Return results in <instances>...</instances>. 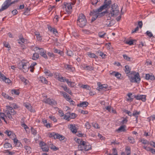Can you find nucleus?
I'll use <instances>...</instances> for the list:
<instances>
[{"label":"nucleus","mask_w":155,"mask_h":155,"mask_svg":"<svg viewBox=\"0 0 155 155\" xmlns=\"http://www.w3.org/2000/svg\"><path fill=\"white\" fill-rule=\"evenodd\" d=\"M131 68L129 65H126L125 66L124 71L129 78L130 81L139 83L140 81L139 74L138 73H136L135 71L131 72Z\"/></svg>","instance_id":"nucleus-1"},{"label":"nucleus","mask_w":155,"mask_h":155,"mask_svg":"<svg viewBox=\"0 0 155 155\" xmlns=\"http://www.w3.org/2000/svg\"><path fill=\"white\" fill-rule=\"evenodd\" d=\"M119 13V10L117 5L115 3L111 5L110 12L108 15L109 19H108L107 20L110 19L111 17H114V15L117 16Z\"/></svg>","instance_id":"nucleus-2"},{"label":"nucleus","mask_w":155,"mask_h":155,"mask_svg":"<svg viewBox=\"0 0 155 155\" xmlns=\"http://www.w3.org/2000/svg\"><path fill=\"white\" fill-rule=\"evenodd\" d=\"M87 20L85 16L82 13L79 14L77 20V25L81 28H83L87 24Z\"/></svg>","instance_id":"nucleus-3"},{"label":"nucleus","mask_w":155,"mask_h":155,"mask_svg":"<svg viewBox=\"0 0 155 155\" xmlns=\"http://www.w3.org/2000/svg\"><path fill=\"white\" fill-rule=\"evenodd\" d=\"M71 3H64V5L61 6L62 8L63 12L65 14H70L72 11V7L71 5Z\"/></svg>","instance_id":"nucleus-4"},{"label":"nucleus","mask_w":155,"mask_h":155,"mask_svg":"<svg viewBox=\"0 0 155 155\" xmlns=\"http://www.w3.org/2000/svg\"><path fill=\"white\" fill-rule=\"evenodd\" d=\"M18 68L20 70H22L24 72H26L28 71L29 67L26 63L21 62L19 64Z\"/></svg>","instance_id":"nucleus-5"},{"label":"nucleus","mask_w":155,"mask_h":155,"mask_svg":"<svg viewBox=\"0 0 155 155\" xmlns=\"http://www.w3.org/2000/svg\"><path fill=\"white\" fill-rule=\"evenodd\" d=\"M91 12H90V15L94 16H93L91 18V22H92L94 21H95L98 16H102L104 15L105 14L108 13H109V12H108L107 10H106L103 12H101L100 13L97 14H93V15L91 14Z\"/></svg>","instance_id":"nucleus-6"},{"label":"nucleus","mask_w":155,"mask_h":155,"mask_svg":"<svg viewBox=\"0 0 155 155\" xmlns=\"http://www.w3.org/2000/svg\"><path fill=\"white\" fill-rule=\"evenodd\" d=\"M69 115H67L65 114V116L64 117L63 119L69 121L70 119H74L77 116V115L74 113L69 112Z\"/></svg>","instance_id":"nucleus-7"},{"label":"nucleus","mask_w":155,"mask_h":155,"mask_svg":"<svg viewBox=\"0 0 155 155\" xmlns=\"http://www.w3.org/2000/svg\"><path fill=\"white\" fill-rule=\"evenodd\" d=\"M107 8L103 4L102 5L97 9L93 10L91 11V14L93 15L94 14H99V13L101 12L102 10Z\"/></svg>","instance_id":"nucleus-8"},{"label":"nucleus","mask_w":155,"mask_h":155,"mask_svg":"<svg viewBox=\"0 0 155 155\" xmlns=\"http://www.w3.org/2000/svg\"><path fill=\"white\" fill-rule=\"evenodd\" d=\"M36 51L38 50H39V54L42 57H44L45 59H47L48 58L47 54H46V51L44 50V49L42 48H40L38 47H35V48Z\"/></svg>","instance_id":"nucleus-9"},{"label":"nucleus","mask_w":155,"mask_h":155,"mask_svg":"<svg viewBox=\"0 0 155 155\" xmlns=\"http://www.w3.org/2000/svg\"><path fill=\"white\" fill-rule=\"evenodd\" d=\"M44 102L45 103L51 105H55L57 104V102L54 100L48 98L46 99H44Z\"/></svg>","instance_id":"nucleus-10"},{"label":"nucleus","mask_w":155,"mask_h":155,"mask_svg":"<svg viewBox=\"0 0 155 155\" xmlns=\"http://www.w3.org/2000/svg\"><path fill=\"white\" fill-rule=\"evenodd\" d=\"M9 1L8 0H6L4 3L1 8L0 9V12L7 9L9 7L8 5V2Z\"/></svg>","instance_id":"nucleus-11"},{"label":"nucleus","mask_w":155,"mask_h":155,"mask_svg":"<svg viewBox=\"0 0 155 155\" xmlns=\"http://www.w3.org/2000/svg\"><path fill=\"white\" fill-rule=\"evenodd\" d=\"M64 67L68 70L71 71L73 72H74L75 71V68L71 65L65 64L64 65Z\"/></svg>","instance_id":"nucleus-12"},{"label":"nucleus","mask_w":155,"mask_h":155,"mask_svg":"<svg viewBox=\"0 0 155 155\" xmlns=\"http://www.w3.org/2000/svg\"><path fill=\"white\" fill-rule=\"evenodd\" d=\"M107 85L105 84L99 85L98 87L97 88V89L99 91H106L107 87Z\"/></svg>","instance_id":"nucleus-13"},{"label":"nucleus","mask_w":155,"mask_h":155,"mask_svg":"<svg viewBox=\"0 0 155 155\" xmlns=\"http://www.w3.org/2000/svg\"><path fill=\"white\" fill-rule=\"evenodd\" d=\"M89 104L88 102L87 101H84L80 102L79 104H78L77 106L79 107H87Z\"/></svg>","instance_id":"nucleus-14"},{"label":"nucleus","mask_w":155,"mask_h":155,"mask_svg":"<svg viewBox=\"0 0 155 155\" xmlns=\"http://www.w3.org/2000/svg\"><path fill=\"white\" fill-rule=\"evenodd\" d=\"M126 126L125 125H121L117 130V131L118 133L126 131Z\"/></svg>","instance_id":"nucleus-15"},{"label":"nucleus","mask_w":155,"mask_h":155,"mask_svg":"<svg viewBox=\"0 0 155 155\" xmlns=\"http://www.w3.org/2000/svg\"><path fill=\"white\" fill-rule=\"evenodd\" d=\"M145 79L147 80L153 81L155 79V78L153 75H150L149 74H146L145 75Z\"/></svg>","instance_id":"nucleus-16"},{"label":"nucleus","mask_w":155,"mask_h":155,"mask_svg":"<svg viewBox=\"0 0 155 155\" xmlns=\"http://www.w3.org/2000/svg\"><path fill=\"white\" fill-rule=\"evenodd\" d=\"M111 75L114 76L118 79H120L121 76V74L118 72H116L115 71H113L110 73Z\"/></svg>","instance_id":"nucleus-17"},{"label":"nucleus","mask_w":155,"mask_h":155,"mask_svg":"<svg viewBox=\"0 0 155 155\" xmlns=\"http://www.w3.org/2000/svg\"><path fill=\"white\" fill-rule=\"evenodd\" d=\"M111 0H109L107 1V0H105L104 4L106 6L107 8H110V5L111 4Z\"/></svg>","instance_id":"nucleus-18"},{"label":"nucleus","mask_w":155,"mask_h":155,"mask_svg":"<svg viewBox=\"0 0 155 155\" xmlns=\"http://www.w3.org/2000/svg\"><path fill=\"white\" fill-rule=\"evenodd\" d=\"M70 128L73 133H75L77 131V130L76 129L75 124H71Z\"/></svg>","instance_id":"nucleus-19"},{"label":"nucleus","mask_w":155,"mask_h":155,"mask_svg":"<svg viewBox=\"0 0 155 155\" xmlns=\"http://www.w3.org/2000/svg\"><path fill=\"white\" fill-rule=\"evenodd\" d=\"M7 109H8L9 110L8 111H10V112L13 115H15L16 113V111H15L12 107L9 106H6Z\"/></svg>","instance_id":"nucleus-20"},{"label":"nucleus","mask_w":155,"mask_h":155,"mask_svg":"<svg viewBox=\"0 0 155 155\" xmlns=\"http://www.w3.org/2000/svg\"><path fill=\"white\" fill-rule=\"evenodd\" d=\"M48 29L49 31L51 32H53V33L56 35L55 33H58V31L56 29L54 28H52L51 26L50 25H48Z\"/></svg>","instance_id":"nucleus-21"},{"label":"nucleus","mask_w":155,"mask_h":155,"mask_svg":"<svg viewBox=\"0 0 155 155\" xmlns=\"http://www.w3.org/2000/svg\"><path fill=\"white\" fill-rule=\"evenodd\" d=\"M83 69L91 71L93 70L94 68L91 66L83 65L82 66Z\"/></svg>","instance_id":"nucleus-22"},{"label":"nucleus","mask_w":155,"mask_h":155,"mask_svg":"<svg viewBox=\"0 0 155 155\" xmlns=\"http://www.w3.org/2000/svg\"><path fill=\"white\" fill-rule=\"evenodd\" d=\"M50 137H54V139H58V134H56L54 132L51 133L49 134Z\"/></svg>","instance_id":"nucleus-23"},{"label":"nucleus","mask_w":155,"mask_h":155,"mask_svg":"<svg viewBox=\"0 0 155 155\" xmlns=\"http://www.w3.org/2000/svg\"><path fill=\"white\" fill-rule=\"evenodd\" d=\"M68 79H66L65 77H63L61 76H59V81L61 82H66L68 81Z\"/></svg>","instance_id":"nucleus-24"},{"label":"nucleus","mask_w":155,"mask_h":155,"mask_svg":"<svg viewBox=\"0 0 155 155\" xmlns=\"http://www.w3.org/2000/svg\"><path fill=\"white\" fill-rule=\"evenodd\" d=\"M91 145L87 143L84 147V150L85 151H88L91 149Z\"/></svg>","instance_id":"nucleus-25"},{"label":"nucleus","mask_w":155,"mask_h":155,"mask_svg":"<svg viewBox=\"0 0 155 155\" xmlns=\"http://www.w3.org/2000/svg\"><path fill=\"white\" fill-rule=\"evenodd\" d=\"M139 141L140 142H141L143 144L145 145L149 144V141L144 139H140L139 140Z\"/></svg>","instance_id":"nucleus-26"},{"label":"nucleus","mask_w":155,"mask_h":155,"mask_svg":"<svg viewBox=\"0 0 155 155\" xmlns=\"http://www.w3.org/2000/svg\"><path fill=\"white\" fill-rule=\"evenodd\" d=\"M24 105L30 111H31L32 107V106L29 103H25L24 104Z\"/></svg>","instance_id":"nucleus-27"},{"label":"nucleus","mask_w":155,"mask_h":155,"mask_svg":"<svg viewBox=\"0 0 155 155\" xmlns=\"http://www.w3.org/2000/svg\"><path fill=\"white\" fill-rule=\"evenodd\" d=\"M44 73L46 75L48 76L51 77L53 76L52 74L51 73L50 71L47 69H45L44 70Z\"/></svg>","instance_id":"nucleus-28"},{"label":"nucleus","mask_w":155,"mask_h":155,"mask_svg":"<svg viewBox=\"0 0 155 155\" xmlns=\"http://www.w3.org/2000/svg\"><path fill=\"white\" fill-rule=\"evenodd\" d=\"M39 57V55L38 54L35 53L33 55L32 59L34 60H36Z\"/></svg>","instance_id":"nucleus-29"},{"label":"nucleus","mask_w":155,"mask_h":155,"mask_svg":"<svg viewBox=\"0 0 155 155\" xmlns=\"http://www.w3.org/2000/svg\"><path fill=\"white\" fill-rule=\"evenodd\" d=\"M5 133L8 136H10L12 135V136L14 135L15 136V135L11 131H9L8 130H6Z\"/></svg>","instance_id":"nucleus-30"},{"label":"nucleus","mask_w":155,"mask_h":155,"mask_svg":"<svg viewBox=\"0 0 155 155\" xmlns=\"http://www.w3.org/2000/svg\"><path fill=\"white\" fill-rule=\"evenodd\" d=\"M11 93L12 94H14L15 95H18L20 92L18 90L12 89L11 91Z\"/></svg>","instance_id":"nucleus-31"},{"label":"nucleus","mask_w":155,"mask_h":155,"mask_svg":"<svg viewBox=\"0 0 155 155\" xmlns=\"http://www.w3.org/2000/svg\"><path fill=\"white\" fill-rule=\"evenodd\" d=\"M88 56L90 58H97V56L94 53L91 52H88L87 54Z\"/></svg>","instance_id":"nucleus-32"},{"label":"nucleus","mask_w":155,"mask_h":155,"mask_svg":"<svg viewBox=\"0 0 155 155\" xmlns=\"http://www.w3.org/2000/svg\"><path fill=\"white\" fill-rule=\"evenodd\" d=\"M2 79L6 83L9 84L11 82V80L8 78H7L5 76L3 77Z\"/></svg>","instance_id":"nucleus-33"},{"label":"nucleus","mask_w":155,"mask_h":155,"mask_svg":"<svg viewBox=\"0 0 155 155\" xmlns=\"http://www.w3.org/2000/svg\"><path fill=\"white\" fill-rule=\"evenodd\" d=\"M68 86L71 87H74L75 85V83L73 82L69 81L68 80V81L67 82Z\"/></svg>","instance_id":"nucleus-34"},{"label":"nucleus","mask_w":155,"mask_h":155,"mask_svg":"<svg viewBox=\"0 0 155 155\" xmlns=\"http://www.w3.org/2000/svg\"><path fill=\"white\" fill-rule=\"evenodd\" d=\"M140 113V111H137L136 110H134L132 114V116H133L135 117H138V115H139Z\"/></svg>","instance_id":"nucleus-35"},{"label":"nucleus","mask_w":155,"mask_h":155,"mask_svg":"<svg viewBox=\"0 0 155 155\" xmlns=\"http://www.w3.org/2000/svg\"><path fill=\"white\" fill-rule=\"evenodd\" d=\"M115 21L114 20H111L110 21V22L108 24H107L106 25H107L108 27H110L113 25L115 23Z\"/></svg>","instance_id":"nucleus-36"},{"label":"nucleus","mask_w":155,"mask_h":155,"mask_svg":"<svg viewBox=\"0 0 155 155\" xmlns=\"http://www.w3.org/2000/svg\"><path fill=\"white\" fill-rule=\"evenodd\" d=\"M40 81L42 83L45 84H47L48 82L46 78L43 77H40Z\"/></svg>","instance_id":"nucleus-37"},{"label":"nucleus","mask_w":155,"mask_h":155,"mask_svg":"<svg viewBox=\"0 0 155 155\" xmlns=\"http://www.w3.org/2000/svg\"><path fill=\"white\" fill-rule=\"evenodd\" d=\"M129 141L131 143H134L135 142V140L134 138L132 137H129L128 138Z\"/></svg>","instance_id":"nucleus-38"},{"label":"nucleus","mask_w":155,"mask_h":155,"mask_svg":"<svg viewBox=\"0 0 155 155\" xmlns=\"http://www.w3.org/2000/svg\"><path fill=\"white\" fill-rule=\"evenodd\" d=\"M4 153H8L9 155H13L15 154V152L14 151H10L9 150H7L4 151Z\"/></svg>","instance_id":"nucleus-39"},{"label":"nucleus","mask_w":155,"mask_h":155,"mask_svg":"<svg viewBox=\"0 0 155 155\" xmlns=\"http://www.w3.org/2000/svg\"><path fill=\"white\" fill-rule=\"evenodd\" d=\"M24 148L27 151V152L28 153H31V149L29 146H25Z\"/></svg>","instance_id":"nucleus-40"},{"label":"nucleus","mask_w":155,"mask_h":155,"mask_svg":"<svg viewBox=\"0 0 155 155\" xmlns=\"http://www.w3.org/2000/svg\"><path fill=\"white\" fill-rule=\"evenodd\" d=\"M53 21L55 24H57L58 21V16L57 15H56L54 17L53 19Z\"/></svg>","instance_id":"nucleus-41"},{"label":"nucleus","mask_w":155,"mask_h":155,"mask_svg":"<svg viewBox=\"0 0 155 155\" xmlns=\"http://www.w3.org/2000/svg\"><path fill=\"white\" fill-rule=\"evenodd\" d=\"M49 147L51 149L54 150L55 151L58 149V148L56 147L55 146L53 145V144H50L49 145Z\"/></svg>","instance_id":"nucleus-42"},{"label":"nucleus","mask_w":155,"mask_h":155,"mask_svg":"<svg viewBox=\"0 0 155 155\" xmlns=\"http://www.w3.org/2000/svg\"><path fill=\"white\" fill-rule=\"evenodd\" d=\"M4 147L8 148L9 147H12V146L10 143H6L4 144Z\"/></svg>","instance_id":"nucleus-43"},{"label":"nucleus","mask_w":155,"mask_h":155,"mask_svg":"<svg viewBox=\"0 0 155 155\" xmlns=\"http://www.w3.org/2000/svg\"><path fill=\"white\" fill-rule=\"evenodd\" d=\"M106 34V33L104 32H99L98 33V36L100 38H103L104 37Z\"/></svg>","instance_id":"nucleus-44"},{"label":"nucleus","mask_w":155,"mask_h":155,"mask_svg":"<svg viewBox=\"0 0 155 155\" xmlns=\"http://www.w3.org/2000/svg\"><path fill=\"white\" fill-rule=\"evenodd\" d=\"M12 114L10 112V111H7V116L9 119H10L11 120L13 119L12 117Z\"/></svg>","instance_id":"nucleus-45"},{"label":"nucleus","mask_w":155,"mask_h":155,"mask_svg":"<svg viewBox=\"0 0 155 155\" xmlns=\"http://www.w3.org/2000/svg\"><path fill=\"white\" fill-rule=\"evenodd\" d=\"M41 149L42 151L45 152H47L49 150L48 146H47L46 145L42 147H41Z\"/></svg>","instance_id":"nucleus-46"},{"label":"nucleus","mask_w":155,"mask_h":155,"mask_svg":"<svg viewBox=\"0 0 155 155\" xmlns=\"http://www.w3.org/2000/svg\"><path fill=\"white\" fill-rule=\"evenodd\" d=\"M85 126V128L88 129H90L91 127V126L90 125V124L88 122H87L86 123Z\"/></svg>","instance_id":"nucleus-47"},{"label":"nucleus","mask_w":155,"mask_h":155,"mask_svg":"<svg viewBox=\"0 0 155 155\" xmlns=\"http://www.w3.org/2000/svg\"><path fill=\"white\" fill-rule=\"evenodd\" d=\"M123 56L124 58L125 59L127 60V61H130L131 58L127 56L126 54H124L123 55Z\"/></svg>","instance_id":"nucleus-48"},{"label":"nucleus","mask_w":155,"mask_h":155,"mask_svg":"<svg viewBox=\"0 0 155 155\" xmlns=\"http://www.w3.org/2000/svg\"><path fill=\"white\" fill-rule=\"evenodd\" d=\"M59 115L61 117H62V118L63 119L64 117L65 116V115L64 114L63 111L60 110H59Z\"/></svg>","instance_id":"nucleus-49"},{"label":"nucleus","mask_w":155,"mask_h":155,"mask_svg":"<svg viewBox=\"0 0 155 155\" xmlns=\"http://www.w3.org/2000/svg\"><path fill=\"white\" fill-rule=\"evenodd\" d=\"M15 145H17L18 143H19V144H21V143L17 140V139L15 138L13 139Z\"/></svg>","instance_id":"nucleus-50"},{"label":"nucleus","mask_w":155,"mask_h":155,"mask_svg":"<svg viewBox=\"0 0 155 155\" xmlns=\"http://www.w3.org/2000/svg\"><path fill=\"white\" fill-rule=\"evenodd\" d=\"M146 96L145 95H141L140 100H141L143 102H145L146 101Z\"/></svg>","instance_id":"nucleus-51"},{"label":"nucleus","mask_w":155,"mask_h":155,"mask_svg":"<svg viewBox=\"0 0 155 155\" xmlns=\"http://www.w3.org/2000/svg\"><path fill=\"white\" fill-rule=\"evenodd\" d=\"M134 41H135V40H130L129 41H127L126 42V43L127 44H128V45H133L134 44Z\"/></svg>","instance_id":"nucleus-52"},{"label":"nucleus","mask_w":155,"mask_h":155,"mask_svg":"<svg viewBox=\"0 0 155 155\" xmlns=\"http://www.w3.org/2000/svg\"><path fill=\"white\" fill-rule=\"evenodd\" d=\"M30 11V9L28 8H25V12L23 13V14L25 15H28V13Z\"/></svg>","instance_id":"nucleus-53"},{"label":"nucleus","mask_w":155,"mask_h":155,"mask_svg":"<svg viewBox=\"0 0 155 155\" xmlns=\"http://www.w3.org/2000/svg\"><path fill=\"white\" fill-rule=\"evenodd\" d=\"M31 132L32 134L34 135H35L36 134L37 132L36 130L33 128L32 127L31 128Z\"/></svg>","instance_id":"nucleus-54"},{"label":"nucleus","mask_w":155,"mask_h":155,"mask_svg":"<svg viewBox=\"0 0 155 155\" xmlns=\"http://www.w3.org/2000/svg\"><path fill=\"white\" fill-rule=\"evenodd\" d=\"M65 139V137L61 135H60L59 134V140L60 141L64 140Z\"/></svg>","instance_id":"nucleus-55"},{"label":"nucleus","mask_w":155,"mask_h":155,"mask_svg":"<svg viewBox=\"0 0 155 155\" xmlns=\"http://www.w3.org/2000/svg\"><path fill=\"white\" fill-rule=\"evenodd\" d=\"M78 148L79 150L83 151L84 150V146L81 145H79L78 146Z\"/></svg>","instance_id":"nucleus-56"},{"label":"nucleus","mask_w":155,"mask_h":155,"mask_svg":"<svg viewBox=\"0 0 155 155\" xmlns=\"http://www.w3.org/2000/svg\"><path fill=\"white\" fill-rule=\"evenodd\" d=\"M146 34L150 38L153 36L151 32L148 31L146 32Z\"/></svg>","instance_id":"nucleus-57"},{"label":"nucleus","mask_w":155,"mask_h":155,"mask_svg":"<svg viewBox=\"0 0 155 155\" xmlns=\"http://www.w3.org/2000/svg\"><path fill=\"white\" fill-rule=\"evenodd\" d=\"M99 55L101 56L102 58H105L107 56V55L102 52H100Z\"/></svg>","instance_id":"nucleus-58"},{"label":"nucleus","mask_w":155,"mask_h":155,"mask_svg":"<svg viewBox=\"0 0 155 155\" xmlns=\"http://www.w3.org/2000/svg\"><path fill=\"white\" fill-rule=\"evenodd\" d=\"M98 2V0H91V3L93 5H96Z\"/></svg>","instance_id":"nucleus-59"},{"label":"nucleus","mask_w":155,"mask_h":155,"mask_svg":"<svg viewBox=\"0 0 155 155\" xmlns=\"http://www.w3.org/2000/svg\"><path fill=\"white\" fill-rule=\"evenodd\" d=\"M21 126L22 127H23L25 130L27 131L26 129H29V127L25 123L22 124H21Z\"/></svg>","instance_id":"nucleus-60"},{"label":"nucleus","mask_w":155,"mask_h":155,"mask_svg":"<svg viewBox=\"0 0 155 155\" xmlns=\"http://www.w3.org/2000/svg\"><path fill=\"white\" fill-rule=\"evenodd\" d=\"M12 106L13 108L15 109L19 108V107L16 104L13 103L12 104Z\"/></svg>","instance_id":"nucleus-61"},{"label":"nucleus","mask_w":155,"mask_h":155,"mask_svg":"<svg viewBox=\"0 0 155 155\" xmlns=\"http://www.w3.org/2000/svg\"><path fill=\"white\" fill-rule=\"evenodd\" d=\"M60 86L63 89V90L65 91L66 90L67 88H68L67 85H61L60 84H59Z\"/></svg>","instance_id":"nucleus-62"},{"label":"nucleus","mask_w":155,"mask_h":155,"mask_svg":"<svg viewBox=\"0 0 155 155\" xmlns=\"http://www.w3.org/2000/svg\"><path fill=\"white\" fill-rule=\"evenodd\" d=\"M141 95H134V98H135L137 100H140Z\"/></svg>","instance_id":"nucleus-63"},{"label":"nucleus","mask_w":155,"mask_h":155,"mask_svg":"<svg viewBox=\"0 0 155 155\" xmlns=\"http://www.w3.org/2000/svg\"><path fill=\"white\" fill-rule=\"evenodd\" d=\"M65 91H66L67 93H68L70 95H72V93L71 92V91L70 89L69 88H67L66 90Z\"/></svg>","instance_id":"nucleus-64"}]
</instances>
